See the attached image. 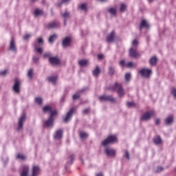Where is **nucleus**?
I'll use <instances>...</instances> for the list:
<instances>
[{
	"label": "nucleus",
	"instance_id": "nucleus-61",
	"mask_svg": "<svg viewBox=\"0 0 176 176\" xmlns=\"http://www.w3.org/2000/svg\"><path fill=\"white\" fill-rule=\"evenodd\" d=\"M96 176H104V175L102 173H98Z\"/></svg>",
	"mask_w": 176,
	"mask_h": 176
},
{
	"label": "nucleus",
	"instance_id": "nucleus-16",
	"mask_svg": "<svg viewBox=\"0 0 176 176\" xmlns=\"http://www.w3.org/2000/svg\"><path fill=\"white\" fill-rule=\"evenodd\" d=\"M89 88H83L79 91H78L74 95H73V100H78L80 97L81 93L86 91Z\"/></svg>",
	"mask_w": 176,
	"mask_h": 176
},
{
	"label": "nucleus",
	"instance_id": "nucleus-62",
	"mask_svg": "<svg viewBox=\"0 0 176 176\" xmlns=\"http://www.w3.org/2000/svg\"><path fill=\"white\" fill-rule=\"evenodd\" d=\"M80 160L81 161V163L83 164V158H82V157H80Z\"/></svg>",
	"mask_w": 176,
	"mask_h": 176
},
{
	"label": "nucleus",
	"instance_id": "nucleus-13",
	"mask_svg": "<svg viewBox=\"0 0 176 176\" xmlns=\"http://www.w3.org/2000/svg\"><path fill=\"white\" fill-rule=\"evenodd\" d=\"M12 90L14 91V93H20V81L18 80H15V82L14 84V86L12 87Z\"/></svg>",
	"mask_w": 176,
	"mask_h": 176
},
{
	"label": "nucleus",
	"instance_id": "nucleus-9",
	"mask_svg": "<svg viewBox=\"0 0 176 176\" xmlns=\"http://www.w3.org/2000/svg\"><path fill=\"white\" fill-rule=\"evenodd\" d=\"M9 50L10 52H13L14 53H17V47L16 45V41H14V39L13 38H12L10 42Z\"/></svg>",
	"mask_w": 176,
	"mask_h": 176
},
{
	"label": "nucleus",
	"instance_id": "nucleus-10",
	"mask_svg": "<svg viewBox=\"0 0 176 176\" xmlns=\"http://www.w3.org/2000/svg\"><path fill=\"white\" fill-rule=\"evenodd\" d=\"M72 39L71 37L66 36L62 41L63 47H68L71 46V42Z\"/></svg>",
	"mask_w": 176,
	"mask_h": 176
},
{
	"label": "nucleus",
	"instance_id": "nucleus-56",
	"mask_svg": "<svg viewBox=\"0 0 176 176\" xmlns=\"http://www.w3.org/2000/svg\"><path fill=\"white\" fill-rule=\"evenodd\" d=\"M89 109L88 108V109H84L83 111H82V113L84 114V115H87V113H89Z\"/></svg>",
	"mask_w": 176,
	"mask_h": 176
},
{
	"label": "nucleus",
	"instance_id": "nucleus-18",
	"mask_svg": "<svg viewBox=\"0 0 176 176\" xmlns=\"http://www.w3.org/2000/svg\"><path fill=\"white\" fill-rule=\"evenodd\" d=\"M62 17L64 18V25H67V20L71 17V13L68 11H65V12L62 14Z\"/></svg>",
	"mask_w": 176,
	"mask_h": 176
},
{
	"label": "nucleus",
	"instance_id": "nucleus-55",
	"mask_svg": "<svg viewBox=\"0 0 176 176\" xmlns=\"http://www.w3.org/2000/svg\"><path fill=\"white\" fill-rule=\"evenodd\" d=\"M50 56H51L50 53H45L43 54L44 58H50Z\"/></svg>",
	"mask_w": 176,
	"mask_h": 176
},
{
	"label": "nucleus",
	"instance_id": "nucleus-17",
	"mask_svg": "<svg viewBox=\"0 0 176 176\" xmlns=\"http://www.w3.org/2000/svg\"><path fill=\"white\" fill-rule=\"evenodd\" d=\"M153 142L155 145H162L163 144V140H162V138L160 135H156L153 138Z\"/></svg>",
	"mask_w": 176,
	"mask_h": 176
},
{
	"label": "nucleus",
	"instance_id": "nucleus-59",
	"mask_svg": "<svg viewBox=\"0 0 176 176\" xmlns=\"http://www.w3.org/2000/svg\"><path fill=\"white\" fill-rule=\"evenodd\" d=\"M74 155H70L69 156V159H70V164H72L73 162H74Z\"/></svg>",
	"mask_w": 176,
	"mask_h": 176
},
{
	"label": "nucleus",
	"instance_id": "nucleus-31",
	"mask_svg": "<svg viewBox=\"0 0 176 176\" xmlns=\"http://www.w3.org/2000/svg\"><path fill=\"white\" fill-rule=\"evenodd\" d=\"M34 50H36L37 53H39V54L43 53V48L41 46L36 45V44L34 45Z\"/></svg>",
	"mask_w": 176,
	"mask_h": 176
},
{
	"label": "nucleus",
	"instance_id": "nucleus-12",
	"mask_svg": "<svg viewBox=\"0 0 176 176\" xmlns=\"http://www.w3.org/2000/svg\"><path fill=\"white\" fill-rule=\"evenodd\" d=\"M49 61L52 65H58L60 64V59L57 56L50 57Z\"/></svg>",
	"mask_w": 176,
	"mask_h": 176
},
{
	"label": "nucleus",
	"instance_id": "nucleus-25",
	"mask_svg": "<svg viewBox=\"0 0 176 176\" xmlns=\"http://www.w3.org/2000/svg\"><path fill=\"white\" fill-rule=\"evenodd\" d=\"M58 36L56 34L51 35L48 39L49 43H54L57 40Z\"/></svg>",
	"mask_w": 176,
	"mask_h": 176
},
{
	"label": "nucleus",
	"instance_id": "nucleus-26",
	"mask_svg": "<svg viewBox=\"0 0 176 176\" xmlns=\"http://www.w3.org/2000/svg\"><path fill=\"white\" fill-rule=\"evenodd\" d=\"M44 42L43 38L42 37H39L36 39L34 45H36V46H43Z\"/></svg>",
	"mask_w": 176,
	"mask_h": 176
},
{
	"label": "nucleus",
	"instance_id": "nucleus-20",
	"mask_svg": "<svg viewBox=\"0 0 176 176\" xmlns=\"http://www.w3.org/2000/svg\"><path fill=\"white\" fill-rule=\"evenodd\" d=\"M28 173H30V167L27 165L23 166L21 176H28Z\"/></svg>",
	"mask_w": 176,
	"mask_h": 176
},
{
	"label": "nucleus",
	"instance_id": "nucleus-52",
	"mask_svg": "<svg viewBox=\"0 0 176 176\" xmlns=\"http://www.w3.org/2000/svg\"><path fill=\"white\" fill-rule=\"evenodd\" d=\"M31 38V34H25L23 36V40L27 41L28 39H30Z\"/></svg>",
	"mask_w": 176,
	"mask_h": 176
},
{
	"label": "nucleus",
	"instance_id": "nucleus-39",
	"mask_svg": "<svg viewBox=\"0 0 176 176\" xmlns=\"http://www.w3.org/2000/svg\"><path fill=\"white\" fill-rule=\"evenodd\" d=\"M71 0H62L61 2H59L57 5L58 8H60L61 5H67L68 2Z\"/></svg>",
	"mask_w": 176,
	"mask_h": 176
},
{
	"label": "nucleus",
	"instance_id": "nucleus-35",
	"mask_svg": "<svg viewBox=\"0 0 176 176\" xmlns=\"http://www.w3.org/2000/svg\"><path fill=\"white\" fill-rule=\"evenodd\" d=\"M107 101L111 102L112 104H115L116 102V98H113L112 96H107Z\"/></svg>",
	"mask_w": 176,
	"mask_h": 176
},
{
	"label": "nucleus",
	"instance_id": "nucleus-30",
	"mask_svg": "<svg viewBox=\"0 0 176 176\" xmlns=\"http://www.w3.org/2000/svg\"><path fill=\"white\" fill-rule=\"evenodd\" d=\"M157 61H158V59H157V57L156 56H153L150 58V64L151 65H156V64L157 63Z\"/></svg>",
	"mask_w": 176,
	"mask_h": 176
},
{
	"label": "nucleus",
	"instance_id": "nucleus-42",
	"mask_svg": "<svg viewBox=\"0 0 176 176\" xmlns=\"http://www.w3.org/2000/svg\"><path fill=\"white\" fill-rule=\"evenodd\" d=\"M108 95H102L99 96L100 101H107Z\"/></svg>",
	"mask_w": 176,
	"mask_h": 176
},
{
	"label": "nucleus",
	"instance_id": "nucleus-50",
	"mask_svg": "<svg viewBox=\"0 0 176 176\" xmlns=\"http://www.w3.org/2000/svg\"><path fill=\"white\" fill-rule=\"evenodd\" d=\"M8 69L3 70L2 72H0L1 76H6V74H8Z\"/></svg>",
	"mask_w": 176,
	"mask_h": 176
},
{
	"label": "nucleus",
	"instance_id": "nucleus-2",
	"mask_svg": "<svg viewBox=\"0 0 176 176\" xmlns=\"http://www.w3.org/2000/svg\"><path fill=\"white\" fill-rule=\"evenodd\" d=\"M25 120H27V116L25 114H23L18 118V124L16 126V131L21 132L24 129V123H25Z\"/></svg>",
	"mask_w": 176,
	"mask_h": 176
},
{
	"label": "nucleus",
	"instance_id": "nucleus-22",
	"mask_svg": "<svg viewBox=\"0 0 176 176\" xmlns=\"http://www.w3.org/2000/svg\"><path fill=\"white\" fill-rule=\"evenodd\" d=\"M48 82L52 83V85H56L57 83V76H51L47 78Z\"/></svg>",
	"mask_w": 176,
	"mask_h": 176
},
{
	"label": "nucleus",
	"instance_id": "nucleus-15",
	"mask_svg": "<svg viewBox=\"0 0 176 176\" xmlns=\"http://www.w3.org/2000/svg\"><path fill=\"white\" fill-rule=\"evenodd\" d=\"M63 129H58L56 131L54 138L55 140H61L63 138Z\"/></svg>",
	"mask_w": 176,
	"mask_h": 176
},
{
	"label": "nucleus",
	"instance_id": "nucleus-5",
	"mask_svg": "<svg viewBox=\"0 0 176 176\" xmlns=\"http://www.w3.org/2000/svg\"><path fill=\"white\" fill-rule=\"evenodd\" d=\"M76 112V107L72 108L67 113L65 118H64V122L68 123L72 119V115Z\"/></svg>",
	"mask_w": 176,
	"mask_h": 176
},
{
	"label": "nucleus",
	"instance_id": "nucleus-6",
	"mask_svg": "<svg viewBox=\"0 0 176 176\" xmlns=\"http://www.w3.org/2000/svg\"><path fill=\"white\" fill-rule=\"evenodd\" d=\"M140 73L143 78H151V76L152 75V69L143 68L140 71Z\"/></svg>",
	"mask_w": 176,
	"mask_h": 176
},
{
	"label": "nucleus",
	"instance_id": "nucleus-64",
	"mask_svg": "<svg viewBox=\"0 0 176 176\" xmlns=\"http://www.w3.org/2000/svg\"><path fill=\"white\" fill-rule=\"evenodd\" d=\"M155 0H148V2H153Z\"/></svg>",
	"mask_w": 176,
	"mask_h": 176
},
{
	"label": "nucleus",
	"instance_id": "nucleus-8",
	"mask_svg": "<svg viewBox=\"0 0 176 176\" xmlns=\"http://www.w3.org/2000/svg\"><path fill=\"white\" fill-rule=\"evenodd\" d=\"M104 153H106L107 156H109V157H115V156H116V151L111 148H106Z\"/></svg>",
	"mask_w": 176,
	"mask_h": 176
},
{
	"label": "nucleus",
	"instance_id": "nucleus-47",
	"mask_svg": "<svg viewBox=\"0 0 176 176\" xmlns=\"http://www.w3.org/2000/svg\"><path fill=\"white\" fill-rule=\"evenodd\" d=\"M163 170V167L162 166H158L157 168H155L154 171L155 173H162V170Z\"/></svg>",
	"mask_w": 176,
	"mask_h": 176
},
{
	"label": "nucleus",
	"instance_id": "nucleus-45",
	"mask_svg": "<svg viewBox=\"0 0 176 176\" xmlns=\"http://www.w3.org/2000/svg\"><path fill=\"white\" fill-rule=\"evenodd\" d=\"M33 75H34V69H29L28 72V76H29L30 79H32Z\"/></svg>",
	"mask_w": 176,
	"mask_h": 176
},
{
	"label": "nucleus",
	"instance_id": "nucleus-51",
	"mask_svg": "<svg viewBox=\"0 0 176 176\" xmlns=\"http://www.w3.org/2000/svg\"><path fill=\"white\" fill-rule=\"evenodd\" d=\"M171 94L173 95L175 98H176V88H173L171 90Z\"/></svg>",
	"mask_w": 176,
	"mask_h": 176
},
{
	"label": "nucleus",
	"instance_id": "nucleus-43",
	"mask_svg": "<svg viewBox=\"0 0 176 176\" xmlns=\"http://www.w3.org/2000/svg\"><path fill=\"white\" fill-rule=\"evenodd\" d=\"M131 80V74L126 73L125 74V80H126V82H130Z\"/></svg>",
	"mask_w": 176,
	"mask_h": 176
},
{
	"label": "nucleus",
	"instance_id": "nucleus-63",
	"mask_svg": "<svg viewBox=\"0 0 176 176\" xmlns=\"http://www.w3.org/2000/svg\"><path fill=\"white\" fill-rule=\"evenodd\" d=\"M100 1V2H107V1H108V0H99Z\"/></svg>",
	"mask_w": 176,
	"mask_h": 176
},
{
	"label": "nucleus",
	"instance_id": "nucleus-58",
	"mask_svg": "<svg viewBox=\"0 0 176 176\" xmlns=\"http://www.w3.org/2000/svg\"><path fill=\"white\" fill-rule=\"evenodd\" d=\"M126 63L124 62V60H122L120 62V65H121V67H123L124 65H125Z\"/></svg>",
	"mask_w": 176,
	"mask_h": 176
},
{
	"label": "nucleus",
	"instance_id": "nucleus-4",
	"mask_svg": "<svg viewBox=\"0 0 176 176\" xmlns=\"http://www.w3.org/2000/svg\"><path fill=\"white\" fill-rule=\"evenodd\" d=\"M152 116H155V111H147L140 118V120H142V122H148V120H151V118H152Z\"/></svg>",
	"mask_w": 176,
	"mask_h": 176
},
{
	"label": "nucleus",
	"instance_id": "nucleus-34",
	"mask_svg": "<svg viewBox=\"0 0 176 176\" xmlns=\"http://www.w3.org/2000/svg\"><path fill=\"white\" fill-rule=\"evenodd\" d=\"M107 10L112 16H115L116 14V8H110Z\"/></svg>",
	"mask_w": 176,
	"mask_h": 176
},
{
	"label": "nucleus",
	"instance_id": "nucleus-1",
	"mask_svg": "<svg viewBox=\"0 0 176 176\" xmlns=\"http://www.w3.org/2000/svg\"><path fill=\"white\" fill-rule=\"evenodd\" d=\"M107 90L116 91V93H118V96L120 98L124 97V95L126 94V92L124 91V89L123 88V86H122L118 82H115V84L113 85H109V87H107Z\"/></svg>",
	"mask_w": 176,
	"mask_h": 176
},
{
	"label": "nucleus",
	"instance_id": "nucleus-49",
	"mask_svg": "<svg viewBox=\"0 0 176 176\" xmlns=\"http://www.w3.org/2000/svg\"><path fill=\"white\" fill-rule=\"evenodd\" d=\"M123 156L126 157V159H127L128 160H130V153H129V151H126Z\"/></svg>",
	"mask_w": 176,
	"mask_h": 176
},
{
	"label": "nucleus",
	"instance_id": "nucleus-46",
	"mask_svg": "<svg viewBox=\"0 0 176 176\" xmlns=\"http://www.w3.org/2000/svg\"><path fill=\"white\" fill-rule=\"evenodd\" d=\"M50 118H51V119H54L53 117L54 116H57V111L56 110H52V112L50 113Z\"/></svg>",
	"mask_w": 176,
	"mask_h": 176
},
{
	"label": "nucleus",
	"instance_id": "nucleus-40",
	"mask_svg": "<svg viewBox=\"0 0 176 176\" xmlns=\"http://www.w3.org/2000/svg\"><path fill=\"white\" fill-rule=\"evenodd\" d=\"M16 159H19V160H25L27 159V157L23 154H18L16 155Z\"/></svg>",
	"mask_w": 176,
	"mask_h": 176
},
{
	"label": "nucleus",
	"instance_id": "nucleus-54",
	"mask_svg": "<svg viewBox=\"0 0 176 176\" xmlns=\"http://www.w3.org/2000/svg\"><path fill=\"white\" fill-rule=\"evenodd\" d=\"M33 61L34 63H35L36 64L38 63V61H39V58L36 57V56H33Z\"/></svg>",
	"mask_w": 176,
	"mask_h": 176
},
{
	"label": "nucleus",
	"instance_id": "nucleus-7",
	"mask_svg": "<svg viewBox=\"0 0 176 176\" xmlns=\"http://www.w3.org/2000/svg\"><path fill=\"white\" fill-rule=\"evenodd\" d=\"M129 57H133V58H138L141 57V55L137 52V48L131 47L129 49Z\"/></svg>",
	"mask_w": 176,
	"mask_h": 176
},
{
	"label": "nucleus",
	"instance_id": "nucleus-57",
	"mask_svg": "<svg viewBox=\"0 0 176 176\" xmlns=\"http://www.w3.org/2000/svg\"><path fill=\"white\" fill-rule=\"evenodd\" d=\"M98 60H102L104 58V54H98Z\"/></svg>",
	"mask_w": 176,
	"mask_h": 176
},
{
	"label": "nucleus",
	"instance_id": "nucleus-32",
	"mask_svg": "<svg viewBox=\"0 0 176 176\" xmlns=\"http://www.w3.org/2000/svg\"><path fill=\"white\" fill-rule=\"evenodd\" d=\"M79 9L80 10H82V12H87V4L86 3H82L78 6Z\"/></svg>",
	"mask_w": 176,
	"mask_h": 176
},
{
	"label": "nucleus",
	"instance_id": "nucleus-38",
	"mask_svg": "<svg viewBox=\"0 0 176 176\" xmlns=\"http://www.w3.org/2000/svg\"><path fill=\"white\" fill-rule=\"evenodd\" d=\"M127 8V6L126 4H121L120 10L121 13H124L126 12V9Z\"/></svg>",
	"mask_w": 176,
	"mask_h": 176
},
{
	"label": "nucleus",
	"instance_id": "nucleus-29",
	"mask_svg": "<svg viewBox=\"0 0 176 176\" xmlns=\"http://www.w3.org/2000/svg\"><path fill=\"white\" fill-rule=\"evenodd\" d=\"M52 110H53V108H52V107H50V105L44 106L43 107V111L44 113H46V112H48V113H50Z\"/></svg>",
	"mask_w": 176,
	"mask_h": 176
},
{
	"label": "nucleus",
	"instance_id": "nucleus-60",
	"mask_svg": "<svg viewBox=\"0 0 176 176\" xmlns=\"http://www.w3.org/2000/svg\"><path fill=\"white\" fill-rule=\"evenodd\" d=\"M155 124H160V119H157L156 120H155Z\"/></svg>",
	"mask_w": 176,
	"mask_h": 176
},
{
	"label": "nucleus",
	"instance_id": "nucleus-37",
	"mask_svg": "<svg viewBox=\"0 0 176 176\" xmlns=\"http://www.w3.org/2000/svg\"><path fill=\"white\" fill-rule=\"evenodd\" d=\"M88 135H89L86 132H83V131L80 132V137L82 140H85V138H87Z\"/></svg>",
	"mask_w": 176,
	"mask_h": 176
},
{
	"label": "nucleus",
	"instance_id": "nucleus-11",
	"mask_svg": "<svg viewBox=\"0 0 176 176\" xmlns=\"http://www.w3.org/2000/svg\"><path fill=\"white\" fill-rule=\"evenodd\" d=\"M116 36V34H115V31H112L109 34L107 35V42L108 43H112L113 41H115V37Z\"/></svg>",
	"mask_w": 176,
	"mask_h": 176
},
{
	"label": "nucleus",
	"instance_id": "nucleus-19",
	"mask_svg": "<svg viewBox=\"0 0 176 176\" xmlns=\"http://www.w3.org/2000/svg\"><path fill=\"white\" fill-rule=\"evenodd\" d=\"M149 23H148V21H146V20L143 19L142 21V22L140 23V31H142V28H149Z\"/></svg>",
	"mask_w": 176,
	"mask_h": 176
},
{
	"label": "nucleus",
	"instance_id": "nucleus-23",
	"mask_svg": "<svg viewBox=\"0 0 176 176\" xmlns=\"http://www.w3.org/2000/svg\"><path fill=\"white\" fill-rule=\"evenodd\" d=\"M101 73V69H100V67L96 66L95 69L93 70V75L95 76V78H98V75Z\"/></svg>",
	"mask_w": 176,
	"mask_h": 176
},
{
	"label": "nucleus",
	"instance_id": "nucleus-44",
	"mask_svg": "<svg viewBox=\"0 0 176 176\" xmlns=\"http://www.w3.org/2000/svg\"><path fill=\"white\" fill-rule=\"evenodd\" d=\"M35 102H36V104H38V105H41L43 100L42 99V98L38 97L35 98Z\"/></svg>",
	"mask_w": 176,
	"mask_h": 176
},
{
	"label": "nucleus",
	"instance_id": "nucleus-14",
	"mask_svg": "<svg viewBox=\"0 0 176 176\" xmlns=\"http://www.w3.org/2000/svg\"><path fill=\"white\" fill-rule=\"evenodd\" d=\"M58 25H60V23L58 22L52 21L49 23V24L47 26V28H48V30H53L54 28H57Z\"/></svg>",
	"mask_w": 176,
	"mask_h": 176
},
{
	"label": "nucleus",
	"instance_id": "nucleus-53",
	"mask_svg": "<svg viewBox=\"0 0 176 176\" xmlns=\"http://www.w3.org/2000/svg\"><path fill=\"white\" fill-rule=\"evenodd\" d=\"M133 46H138V40H133L132 42Z\"/></svg>",
	"mask_w": 176,
	"mask_h": 176
},
{
	"label": "nucleus",
	"instance_id": "nucleus-41",
	"mask_svg": "<svg viewBox=\"0 0 176 176\" xmlns=\"http://www.w3.org/2000/svg\"><path fill=\"white\" fill-rule=\"evenodd\" d=\"M126 66L128 67V68H133L134 67H137V64L134 63L133 62H129Z\"/></svg>",
	"mask_w": 176,
	"mask_h": 176
},
{
	"label": "nucleus",
	"instance_id": "nucleus-24",
	"mask_svg": "<svg viewBox=\"0 0 176 176\" xmlns=\"http://www.w3.org/2000/svg\"><path fill=\"white\" fill-rule=\"evenodd\" d=\"M174 122V116L173 115L168 116L165 119V123L166 124H171Z\"/></svg>",
	"mask_w": 176,
	"mask_h": 176
},
{
	"label": "nucleus",
	"instance_id": "nucleus-33",
	"mask_svg": "<svg viewBox=\"0 0 176 176\" xmlns=\"http://www.w3.org/2000/svg\"><path fill=\"white\" fill-rule=\"evenodd\" d=\"M108 74L111 76H112V75H114L115 74V67H113V66L109 67V68H108Z\"/></svg>",
	"mask_w": 176,
	"mask_h": 176
},
{
	"label": "nucleus",
	"instance_id": "nucleus-36",
	"mask_svg": "<svg viewBox=\"0 0 176 176\" xmlns=\"http://www.w3.org/2000/svg\"><path fill=\"white\" fill-rule=\"evenodd\" d=\"M34 16H42L43 14V11L39 9H36L34 12Z\"/></svg>",
	"mask_w": 176,
	"mask_h": 176
},
{
	"label": "nucleus",
	"instance_id": "nucleus-27",
	"mask_svg": "<svg viewBox=\"0 0 176 176\" xmlns=\"http://www.w3.org/2000/svg\"><path fill=\"white\" fill-rule=\"evenodd\" d=\"M53 122H54V118L49 117V119L45 121V126L47 127H53Z\"/></svg>",
	"mask_w": 176,
	"mask_h": 176
},
{
	"label": "nucleus",
	"instance_id": "nucleus-3",
	"mask_svg": "<svg viewBox=\"0 0 176 176\" xmlns=\"http://www.w3.org/2000/svg\"><path fill=\"white\" fill-rule=\"evenodd\" d=\"M115 142H118V138L116 135H110L107 137V138L102 142V145L103 146H107V145H109L110 144H115Z\"/></svg>",
	"mask_w": 176,
	"mask_h": 176
},
{
	"label": "nucleus",
	"instance_id": "nucleus-28",
	"mask_svg": "<svg viewBox=\"0 0 176 176\" xmlns=\"http://www.w3.org/2000/svg\"><path fill=\"white\" fill-rule=\"evenodd\" d=\"M89 64V60L86 59H81L78 61V65L80 67H87V65Z\"/></svg>",
	"mask_w": 176,
	"mask_h": 176
},
{
	"label": "nucleus",
	"instance_id": "nucleus-48",
	"mask_svg": "<svg viewBox=\"0 0 176 176\" xmlns=\"http://www.w3.org/2000/svg\"><path fill=\"white\" fill-rule=\"evenodd\" d=\"M127 107L129 108H133V107H135V103H134L133 102H128Z\"/></svg>",
	"mask_w": 176,
	"mask_h": 176
},
{
	"label": "nucleus",
	"instance_id": "nucleus-21",
	"mask_svg": "<svg viewBox=\"0 0 176 176\" xmlns=\"http://www.w3.org/2000/svg\"><path fill=\"white\" fill-rule=\"evenodd\" d=\"M39 171H41V168L38 166H34L32 168V173L31 176H36L39 174Z\"/></svg>",
	"mask_w": 176,
	"mask_h": 176
}]
</instances>
